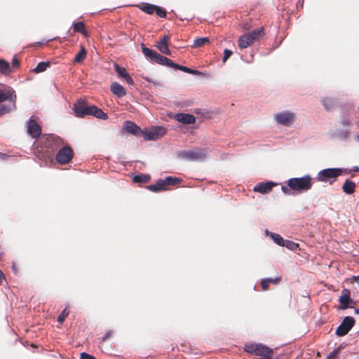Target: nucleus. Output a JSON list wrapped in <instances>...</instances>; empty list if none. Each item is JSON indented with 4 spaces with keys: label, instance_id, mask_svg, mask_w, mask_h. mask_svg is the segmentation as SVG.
Wrapping results in <instances>:
<instances>
[{
    "label": "nucleus",
    "instance_id": "nucleus-57",
    "mask_svg": "<svg viewBox=\"0 0 359 359\" xmlns=\"http://www.w3.org/2000/svg\"><path fill=\"white\" fill-rule=\"evenodd\" d=\"M12 270H13V273H17V272H18V269H17V268H16V266H15V264H13V265H12Z\"/></svg>",
    "mask_w": 359,
    "mask_h": 359
},
{
    "label": "nucleus",
    "instance_id": "nucleus-50",
    "mask_svg": "<svg viewBox=\"0 0 359 359\" xmlns=\"http://www.w3.org/2000/svg\"><path fill=\"white\" fill-rule=\"evenodd\" d=\"M12 65L13 67H17V68L20 67V62L17 57L13 58Z\"/></svg>",
    "mask_w": 359,
    "mask_h": 359
},
{
    "label": "nucleus",
    "instance_id": "nucleus-52",
    "mask_svg": "<svg viewBox=\"0 0 359 359\" xmlns=\"http://www.w3.org/2000/svg\"><path fill=\"white\" fill-rule=\"evenodd\" d=\"M111 331H109L107 333H105V334L102 337V341H105L109 337V336L111 335Z\"/></svg>",
    "mask_w": 359,
    "mask_h": 359
},
{
    "label": "nucleus",
    "instance_id": "nucleus-18",
    "mask_svg": "<svg viewBox=\"0 0 359 359\" xmlns=\"http://www.w3.org/2000/svg\"><path fill=\"white\" fill-rule=\"evenodd\" d=\"M257 347L255 355L269 357L273 353V350L264 344H257Z\"/></svg>",
    "mask_w": 359,
    "mask_h": 359
},
{
    "label": "nucleus",
    "instance_id": "nucleus-19",
    "mask_svg": "<svg viewBox=\"0 0 359 359\" xmlns=\"http://www.w3.org/2000/svg\"><path fill=\"white\" fill-rule=\"evenodd\" d=\"M172 68H173L174 69H176V70H181L184 72L189 73V74H191L193 75L201 76L203 74V72H201L198 70L192 69L186 66H183V65H179V64H177L175 62H173Z\"/></svg>",
    "mask_w": 359,
    "mask_h": 359
},
{
    "label": "nucleus",
    "instance_id": "nucleus-9",
    "mask_svg": "<svg viewBox=\"0 0 359 359\" xmlns=\"http://www.w3.org/2000/svg\"><path fill=\"white\" fill-rule=\"evenodd\" d=\"M43 144L53 151L63 144V140L59 136L51 134L47 136Z\"/></svg>",
    "mask_w": 359,
    "mask_h": 359
},
{
    "label": "nucleus",
    "instance_id": "nucleus-3",
    "mask_svg": "<svg viewBox=\"0 0 359 359\" xmlns=\"http://www.w3.org/2000/svg\"><path fill=\"white\" fill-rule=\"evenodd\" d=\"M207 156L205 149H197L195 150H183L177 152V157L181 159L189 161L204 160Z\"/></svg>",
    "mask_w": 359,
    "mask_h": 359
},
{
    "label": "nucleus",
    "instance_id": "nucleus-58",
    "mask_svg": "<svg viewBox=\"0 0 359 359\" xmlns=\"http://www.w3.org/2000/svg\"><path fill=\"white\" fill-rule=\"evenodd\" d=\"M144 79L145 81H147L149 83H152V81H154V80L152 79L149 78V77H144Z\"/></svg>",
    "mask_w": 359,
    "mask_h": 359
},
{
    "label": "nucleus",
    "instance_id": "nucleus-30",
    "mask_svg": "<svg viewBox=\"0 0 359 359\" xmlns=\"http://www.w3.org/2000/svg\"><path fill=\"white\" fill-rule=\"evenodd\" d=\"M74 32L81 33L83 36H87V32L85 29L84 23L81 21L73 23Z\"/></svg>",
    "mask_w": 359,
    "mask_h": 359
},
{
    "label": "nucleus",
    "instance_id": "nucleus-63",
    "mask_svg": "<svg viewBox=\"0 0 359 359\" xmlns=\"http://www.w3.org/2000/svg\"><path fill=\"white\" fill-rule=\"evenodd\" d=\"M355 139L357 141H359V134H358L356 136H355Z\"/></svg>",
    "mask_w": 359,
    "mask_h": 359
},
{
    "label": "nucleus",
    "instance_id": "nucleus-16",
    "mask_svg": "<svg viewBox=\"0 0 359 359\" xmlns=\"http://www.w3.org/2000/svg\"><path fill=\"white\" fill-rule=\"evenodd\" d=\"M147 189L154 193H158L168 190V188L166 187L163 179H158L155 184L147 186Z\"/></svg>",
    "mask_w": 359,
    "mask_h": 359
},
{
    "label": "nucleus",
    "instance_id": "nucleus-24",
    "mask_svg": "<svg viewBox=\"0 0 359 359\" xmlns=\"http://www.w3.org/2000/svg\"><path fill=\"white\" fill-rule=\"evenodd\" d=\"M266 234L269 235L270 238L273 240V241L278 245L282 246L283 244H284V240L283 238L278 233H273L269 231V230H266Z\"/></svg>",
    "mask_w": 359,
    "mask_h": 359
},
{
    "label": "nucleus",
    "instance_id": "nucleus-46",
    "mask_svg": "<svg viewBox=\"0 0 359 359\" xmlns=\"http://www.w3.org/2000/svg\"><path fill=\"white\" fill-rule=\"evenodd\" d=\"M68 312L66 311V309L62 311L61 314L58 316L57 320L59 322H63L65 318L67 316Z\"/></svg>",
    "mask_w": 359,
    "mask_h": 359
},
{
    "label": "nucleus",
    "instance_id": "nucleus-5",
    "mask_svg": "<svg viewBox=\"0 0 359 359\" xmlns=\"http://www.w3.org/2000/svg\"><path fill=\"white\" fill-rule=\"evenodd\" d=\"M295 115L289 110H284L274 114V119L278 124L290 126L294 122Z\"/></svg>",
    "mask_w": 359,
    "mask_h": 359
},
{
    "label": "nucleus",
    "instance_id": "nucleus-8",
    "mask_svg": "<svg viewBox=\"0 0 359 359\" xmlns=\"http://www.w3.org/2000/svg\"><path fill=\"white\" fill-rule=\"evenodd\" d=\"M73 157V151L70 147H63L57 152L55 159L60 164L67 163Z\"/></svg>",
    "mask_w": 359,
    "mask_h": 359
},
{
    "label": "nucleus",
    "instance_id": "nucleus-34",
    "mask_svg": "<svg viewBox=\"0 0 359 359\" xmlns=\"http://www.w3.org/2000/svg\"><path fill=\"white\" fill-rule=\"evenodd\" d=\"M349 133V131L348 129H337L333 135L338 138L340 140H345Z\"/></svg>",
    "mask_w": 359,
    "mask_h": 359
},
{
    "label": "nucleus",
    "instance_id": "nucleus-42",
    "mask_svg": "<svg viewBox=\"0 0 359 359\" xmlns=\"http://www.w3.org/2000/svg\"><path fill=\"white\" fill-rule=\"evenodd\" d=\"M154 13L160 18H166L167 15L165 9L156 5Z\"/></svg>",
    "mask_w": 359,
    "mask_h": 359
},
{
    "label": "nucleus",
    "instance_id": "nucleus-23",
    "mask_svg": "<svg viewBox=\"0 0 359 359\" xmlns=\"http://www.w3.org/2000/svg\"><path fill=\"white\" fill-rule=\"evenodd\" d=\"M238 47L241 49H244L250 46L252 42V41L248 38L246 34H244L239 36L238 40Z\"/></svg>",
    "mask_w": 359,
    "mask_h": 359
},
{
    "label": "nucleus",
    "instance_id": "nucleus-12",
    "mask_svg": "<svg viewBox=\"0 0 359 359\" xmlns=\"http://www.w3.org/2000/svg\"><path fill=\"white\" fill-rule=\"evenodd\" d=\"M343 292L345 293L343 294L339 297V302H340V308L343 310L346 309L348 307H351L350 304H352L353 303V300L350 297V291L348 289H344Z\"/></svg>",
    "mask_w": 359,
    "mask_h": 359
},
{
    "label": "nucleus",
    "instance_id": "nucleus-64",
    "mask_svg": "<svg viewBox=\"0 0 359 359\" xmlns=\"http://www.w3.org/2000/svg\"><path fill=\"white\" fill-rule=\"evenodd\" d=\"M354 278L358 279L359 280V275L357 276H354Z\"/></svg>",
    "mask_w": 359,
    "mask_h": 359
},
{
    "label": "nucleus",
    "instance_id": "nucleus-54",
    "mask_svg": "<svg viewBox=\"0 0 359 359\" xmlns=\"http://www.w3.org/2000/svg\"><path fill=\"white\" fill-rule=\"evenodd\" d=\"M341 170V175L343 173L344 174H349L351 173V172L352 171L351 169H348V168H339Z\"/></svg>",
    "mask_w": 359,
    "mask_h": 359
},
{
    "label": "nucleus",
    "instance_id": "nucleus-55",
    "mask_svg": "<svg viewBox=\"0 0 359 359\" xmlns=\"http://www.w3.org/2000/svg\"><path fill=\"white\" fill-rule=\"evenodd\" d=\"M4 278H5L4 274L3 273L1 270H0V285L2 284V281Z\"/></svg>",
    "mask_w": 359,
    "mask_h": 359
},
{
    "label": "nucleus",
    "instance_id": "nucleus-44",
    "mask_svg": "<svg viewBox=\"0 0 359 359\" xmlns=\"http://www.w3.org/2000/svg\"><path fill=\"white\" fill-rule=\"evenodd\" d=\"M340 348H337L332 351L327 357V359H337Z\"/></svg>",
    "mask_w": 359,
    "mask_h": 359
},
{
    "label": "nucleus",
    "instance_id": "nucleus-49",
    "mask_svg": "<svg viewBox=\"0 0 359 359\" xmlns=\"http://www.w3.org/2000/svg\"><path fill=\"white\" fill-rule=\"evenodd\" d=\"M124 79L128 83V84L130 86H133L135 83L133 78L130 76L129 74L124 78Z\"/></svg>",
    "mask_w": 359,
    "mask_h": 359
},
{
    "label": "nucleus",
    "instance_id": "nucleus-53",
    "mask_svg": "<svg viewBox=\"0 0 359 359\" xmlns=\"http://www.w3.org/2000/svg\"><path fill=\"white\" fill-rule=\"evenodd\" d=\"M169 39L168 35H165L158 42L168 43Z\"/></svg>",
    "mask_w": 359,
    "mask_h": 359
},
{
    "label": "nucleus",
    "instance_id": "nucleus-25",
    "mask_svg": "<svg viewBox=\"0 0 359 359\" xmlns=\"http://www.w3.org/2000/svg\"><path fill=\"white\" fill-rule=\"evenodd\" d=\"M141 48L145 57L147 60L152 61L157 52L153 49L147 48L144 43L141 44Z\"/></svg>",
    "mask_w": 359,
    "mask_h": 359
},
{
    "label": "nucleus",
    "instance_id": "nucleus-2",
    "mask_svg": "<svg viewBox=\"0 0 359 359\" xmlns=\"http://www.w3.org/2000/svg\"><path fill=\"white\" fill-rule=\"evenodd\" d=\"M290 189L297 193H303L310 190L313 186L312 177L306 175L301 177H292L287 181Z\"/></svg>",
    "mask_w": 359,
    "mask_h": 359
},
{
    "label": "nucleus",
    "instance_id": "nucleus-22",
    "mask_svg": "<svg viewBox=\"0 0 359 359\" xmlns=\"http://www.w3.org/2000/svg\"><path fill=\"white\" fill-rule=\"evenodd\" d=\"M321 102L326 111L332 109L337 105V101L334 97H323Z\"/></svg>",
    "mask_w": 359,
    "mask_h": 359
},
{
    "label": "nucleus",
    "instance_id": "nucleus-26",
    "mask_svg": "<svg viewBox=\"0 0 359 359\" xmlns=\"http://www.w3.org/2000/svg\"><path fill=\"white\" fill-rule=\"evenodd\" d=\"M280 280V277H277L275 278H265L262 280L261 286L262 290H266L269 288V284L273 283L276 284Z\"/></svg>",
    "mask_w": 359,
    "mask_h": 359
},
{
    "label": "nucleus",
    "instance_id": "nucleus-17",
    "mask_svg": "<svg viewBox=\"0 0 359 359\" xmlns=\"http://www.w3.org/2000/svg\"><path fill=\"white\" fill-rule=\"evenodd\" d=\"M152 62H154L158 65H163V66H165L168 67H171V68H172L173 62H174L170 59L166 57L165 56L161 55L158 52L155 55L154 59L152 60Z\"/></svg>",
    "mask_w": 359,
    "mask_h": 359
},
{
    "label": "nucleus",
    "instance_id": "nucleus-32",
    "mask_svg": "<svg viewBox=\"0 0 359 359\" xmlns=\"http://www.w3.org/2000/svg\"><path fill=\"white\" fill-rule=\"evenodd\" d=\"M50 62L49 61H42L38 63L36 67L33 69V72L39 74L45 72L48 67H50Z\"/></svg>",
    "mask_w": 359,
    "mask_h": 359
},
{
    "label": "nucleus",
    "instance_id": "nucleus-43",
    "mask_svg": "<svg viewBox=\"0 0 359 359\" xmlns=\"http://www.w3.org/2000/svg\"><path fill=\"white\" fill-rule=\"evenodd\" d=\"M233 54V52L229 49H224V57L222 58L223 63L226 62V61L231 57Z\"/></svg>",
    "mask_w": 359,
    "mask_h": 359
},
{
    "label": "nucleus",
    "instance_id": "nucleus-40",
    "mask_svg": "<svg viewBox=\"0 0 359 359\" xmlns=\"http://www.w3.org/2000/svg\"><path fill=\"white\" fill-rule=\"evenodd\" d=\"M256 349H257V344L247 343L244 346V350L248 353L255 355Z\"/></svg>",
    "mask_w": 359,
    "mask_h": 359
},
{
    "label": "nucleus",
    "instance_id": "nucleus-38",
    "mask_svg": "<svg viewBox=\"0 0 359 359\" xmlns=\"http://www.w3.org/2000/svg\"><path fill=\"white\" fill-rule=\"evenodd\" d=\"M210 40L208 37L197 38L194 40L192 48L201 47L204 44L209 43Z\"/></svg>",
    "mask_w": 359,
    "mask_h": 359
},
{
    "label": "nucleus",
    "instance_id": "nucleus-59",
    "mask_svg": "<svg viewBox=\"0 0 359 359\" xmlns=\"http://www.w3.org/2000/svg\"><path fill=\"white\" fill-rule=\"evenodd\" d=\"M351 170H352V171H354V172H359V167L354 166V167H353V168Z\"/></svg>",
    "mask_w": 359,
    "mask_h": 359
},
{
    "label": "nucleus",
    "instance_id": "nucleus-14",
    "mask_svg": "<svg viewBox=\"0 0 359 359\" xmlns=\"http://www.w3.org/2000/svg\"><path fill=\"white\" fill-rule=\"evenodd\" d=\"M110 90L118 98H121L126 95L125 88L117 82H113L111 84Z\"/></svg>",
    "mask_w": 359,
    "mask_h": 359
},
{
    "label": "nucleus",
    "instance_id": "nucleus-60",
    "mask_svg": "<svg viewBox=\"0 0 359 359\" xmlns=\"http://www.w3.org/2000/svg\"><path fill=\"white\" fill-rule=\"evenodd\" d=\"M6 156V154L0 153V158H1L2 159H5Z\"/></svg>",
    "mask_w": 359,
    "mask_h": 359
},
{
    "label": "nucleus",
    "instance_id": "nucleus-62",
    "mask_svg": "<svg viewBox=\"0 0 359 359\" xmlns=\"http://www.w3.org/2000/svg\"><path fill=\"white\" fill-rule=\"evenodd\" d=\"M4 252L1 249V246L0 245V257L3 255Z\"/></svg>",
    "mask_w": 359,
    "mask_h": 359
},
{
    "label": "nucleus",
    "instance_id": "nucleus-45",
    "mask_svg": "<svg viewBox=\"0 0 359 359\" xmlns=\"http://www.w3.org/2000/svg\"><path fill=\"white\" fill-rule=\"evenodd\" d=\"M80 359H96L93 355L83 352L80 354Z\"/></svg>",
    "mask_w": 359,
    "mask_h": 359
},
{
    "label": "nucleus",
    "instance_id": "nucleus-1",
    "mask_svg": "<svg viewBox=\"0 0 359 359\" xmlns=\"http://www.w3.org/2000/svg\"><path fill=\"white\" fill-rule=\"evenodd\" d=\"M74 114L78 118H84L86 116H93L97 118L107 120L109 116L107 113L104 112L102 109L98 108L95 105H88L86 100L79 99L73 107Z\"/></svg>",
    "mask_w": 359,
    "mask_h": 359
},
{
    "label": "nucleus",
    "instance_id": "nucleus-29",
    "mask_svg": "<svg viewBox=\"0 0 359 359\" xmlns=\"http://www.w3.org/2000/svg\"><path fill=\"white\" fill-rule=\"evenodd\" d=\"M156 5L149 4V3H144L142 5L140 6V9L149 15H151L155 11Z\"/></svg>",
    "mask_w": 359,
    "mask_h": 359
},
{
    "label": "nucleus",
    "instance_id": "nucleus-41",
    "mask_svg": "<svg viewBox=\"0 0 359 359\" xmlns=\"http://www.w3.org/2000/svg\"><path fill=\"white\" fill-rule=\"evenodd\" d=\"M141 136H142L145 140H152L153 141V135H152L151 128L150 130H147V129L142 130Z\"/></svg>",
    "mask_w": 359,
    "mask_h": 359
},
{
    "label": "nucleus",
    "instance_id": "nucleus-39",
    "mask_svg": "<svg viewBox=\"0 0 359 359\" xmlns=\"http://www.w3.org/2000/svg\"><path fill=\"white\" fill-rule=\"evenodd\" d=\"M282 247H285L287 249L293 251L297 250L299 245L292 241L284 240V244L282 245Z\"/></svg>",
    "mask_w": 359,
    "mask_h": 359
},
{
    "label": "nucleus",
    "instance_id": "nucleus-48",
    "mask_svg": "<svg viewBox=\"0 0 359 359\" xmlns=\"http://www.w3.org/2000/svg\"><path fill=\"white\" fill-rule=\"evenodd\" d=\"M281 190L285 194H287V195H290L291 194V189H290V187H288V185L287 184V186H285V185H282L281 186Z\"/></svg>",
    "mask_w": 359,
    "mask_h": 359
},
{
    "label": "nucleus",
    "instance_id": "nucleus-61",
    "mask_svg": "<svg viewBox=\"0 0 359 359\" xmlns=\"http://www.w3.org/2000/svg\"><path fill=\"white\" fill-rule=\"evenodd\" d=\"M355 313L359 314V309H355Z\"/></svg>",
    "mask_w": 359,
    "mask_h": 359
},
{
    "label": "nucleus",
    "instance_id": "nucleus-51",
    "mask_svg": "<svg viewBox=\"0 0 359 359\" xmlns=\"http://www.w3.org/2000/svg\"><path fill=\"white\" fill-rule=\"evenodd\" d=\"M341 123L342 126H346L350 124V121L348 118H343Z\"/></svg>",
    "mask_w": 359,
    "mask_h": 359
},
{
    "label": "nucleus",
    "instance_id": "nucleus-15",
    "mask_svg": "<svg viewBox=\"0 0 359 359\" xmlns=\"http://www.w3.org/2000/svg\"><path fill=\"white\" fill-rule=\"evenodd\" d=\"M15 97V91L13 88H8L7 90L0 89V103L6 100L13 102Z\"/></svg>",
    "mask_w": 359,
    "mask_h": 359
},
{
    "label": "nucleus",
    "instance_id": "nucleus-10",
    "mask_svg": "<svg viewBox=\"0 0 359 359\" xmlns=\"http://www.w3.org/2000/svg\"><path fill=\"white\" fill-rule=\"evenodd\" d=\"M123 130L135 137L141 136V128L133 121H125L123 124Z\"/></svg>",
    "mask_w": 359,
    "mask_h": 359
},
{
    "label": "nucleus",
    "instance_id": "nucleus-28",
    "mask_svg": "<svg viewBox=\"0 0 359 359\" xmlns=\"http://www.w3.org/2000/svg\"><path fill=\"white\" fill-rule=\"evenodd\" d=\"M262 32H263V27H261L259 29H254L252 32L247 33L246 34L253 43L254 41L259 39V38L260 37Z\"/></svg>",
    "mask_w": 359,
    "mask_h": 359
},
{
    "label": "nucleus",
    "instance_id": "nucleus-27",
    "mask_svg": "<svg viewBox=\"0 0 359 359\" xmlns=\"http://www.w3.org/2000/svg\"><path fill=\"white\" fill-rule=\"evenodd\" d=\"M182 180L180 177H172V176H168L165 179H163V182L166 186V187L168 188L169 186H175L180 184Z\"/></svg>",
    "mask_w": 359,
    "mask_h": 359
},
{
    "label": "nucleus",
    "instance_id": "nucleus-7",
    "mask_svg": "<svg viewBox=\"0 0 359 359\" xmlns=\"http://www.w3.org/2000/svg\"><path fill=\"white\" fill-rule=\"evenodd\" d=\"M41 127L34 118L31 116L27 122V133L32 138H38L41 135Z\"/></svg>",
    "mask_w": 359,
    "mask_h": 359
},
{
    "label": "nucleus",
    "instance_id": "nucleus-35",
    "mask_svg": "<svg viewBox=\"0 0 359 359\" xmlns=\"http://www.w3.org/2000/svg\"><path fill=\"white\" fill-rule=\"evenodd\" d=\"M87 51L83 46H81L79 52L75 55L74 61L75 62H81L86 57Z\"/></svg>",
    "mask_w": 359,
    "mask_h": 359
},
{
    "label": "nucleus",
    "instance_id": "nucleus-4",
    "mask_svg": "<svg viewBox=\"0 0 359 359\" xmlns=\"http://www.w3.org/2000/svg\"><path fill=\"white\" fill-rule=\"evenodd\" d=\"M341 175V170L339 168H329L320 170L316 176L318 182H327L330 179H336Z\"/></svg>",
    "mask_w": 359,
    "mask_h": 359
},
{
    "label": "nucleus",
    "instance_id": "nucleus-21",
    "mask_svg": "<svg viewBox=\"0 0 359 359\" xmlns=\"http://www.w3.org/2000/svg\"><path fill=\"white\" fill-rule=\"evenodd\" d=\"M342 190L346 194H353L355 190V183L348 179L342 185Z\"/></svg>",
    "mask_w": 359,
    "mask_h": 359
},
{
    "label": "nucleus",
    "instance_id": "nucleus-20",
    "mask_svg": "<svg viewBox=\"0 0 359 359\" xmlns=\"http://www.w3.org/2000/svg\"><path fill=\"white\" fill-rule=\"evenodd\" d=\"M153 141L156 140L166 134L167 130L163 126H155L151 127Z\"/></svg>",
    "mask_w": 359,
    "mask_h": 359
},
{
    "label": "nucleus",
    "instance_id": "nucleus-11",
    "mask_svg": "<svg viewBox=\"0 0 359 359\" xmlns=\"http://www.w3.org/2000/svg\"><path fill=\"white\" fill-rule=\"evenodd\" d=\"M278 184L276 182L272 181H268L266 182H259L257 185L254 187V191L259 192L260 194H264L269 193L272 189L277 186Z\"/></svg>",
    "mask_w": 359,
    "mask_h": 359
},
{
    "label": "nucleus",
    "instance_id": "nucleus-36",
    "mask_svg": "<svg viewBox=\"0 0 359 359\" xmlns=\"http://www.w3.org/2000/svg\"><path fill=\"white\" fill-rule=\"evenodd\" d=\"M114 68L118 76L123 79H124L128 74V72L124 67L119 66L116 63L114 64Z\"/></svg>",
    "mask_w": 359,
    "mask_h": 359
},
{
    "label": "nucleus",
    "instance_id": "nucleus-47",
    "mask_svg": "<svg viewBox=\"0 0 359 359\" xmlns=\"http://www.w3.org/2000/svg\"><path fill=\"white\" fill-rule=\"evenodd\" d=\"M9 111V107L5 104H0V116L8 112Z\"/></svg>",
    "mask_w": 359,
    "mask_h": 359
},
{
    "label": "nucleus",
    "instance_id": "nucleus-37",
    "mask_svg": "<svg viewBox=\"0 0 359 359\" xmlns=\"http://www.w3.org/2000/svg\"><path fill=\"white\" fill-rule=\"evenodd\" d=\"M157 48L161 53L170 55L171 52L168 48V43L158 42Z\"/></svg>",
    "mask_w": 359,
    "mask_h": 359
},
{
    "label": "nucleus",
    "instance_id": "nucleus-56",
    "mask_svg": "<svg viewBox=\"0 0 359 359\" xmlns=\"http://www.w3.org/2000/svg\"><path fill=\"white\" fill-rule=\"evenodd\" d=\"M152 83H153L155 86H162V84H161L160 82H158V81H152Z\"/></svg>",
    "mask_w": 359,
    "mask_h": 359
},
{
    "label": "nucleus",
    "instance_id": "nucleus-6",
    "mask_svg": "<svg viewBox=\"0 0 359 359\" xmlns=\"http://www.w3.org/2000/svg\"><path fill=\"white\" fill-rule=\"evenodd\" d=\"M355 325V320L352 316H346L341 324L337 327L335 334L339 337L345 336Z\"/></svg>",
    "mask_w": 359,
    "mask_h": 359
},
{
    "label": "nucleus",
    "instance_id": "nucleus-13",
    "mask_svg": "<svg viewBox=\"0 0 359 359\" xmlns=\"http://www.w3.org/2000/svg\"><path fill=\"white\" fill-rule=\"evenodd\" d=\"M175 118L183 124H192L196 122L195 116L187 113H177L175 114Z\"/></svg>",
    "mask_w": 359,
    "mask_h": 359
},
{
    "label": "nucleus",
    "instance_id": "nucleus-31",
    "mask_svg": "<svg viewBox=\"0 0 359 359\" xmlns=\"http://www.w3.org/2000/svg\"><path fill=\"white\" fill-rule=\"evenodd\" d=\"M0 72L4 75H8L11 72L9 63L4 59H0Z\"/></svg>",
    "mask_w": 359,
    "mask_h": 359
},
{
    "label": "nucleus",
    "instance_id": "nucleus-33",
    "mask_svg": "<svg viewBox=\"0 0 359 359\" xmlns=\"http://www.w3.org/2000/svg\"><path fill=\"white\" fill-rule=\"evenodd\" d=\"M150 180V175L149 174H138L133 177V181L135 183H146Z\"/></svg>",
    "mask_w": 359,
    "mask_h": 359
}]
</instances>
